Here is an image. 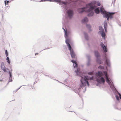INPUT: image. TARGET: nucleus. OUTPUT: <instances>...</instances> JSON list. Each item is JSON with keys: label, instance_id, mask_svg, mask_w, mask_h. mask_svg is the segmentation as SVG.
<instances>
[{"label": "nucleus", "instance_id": "nucleus-1", "mask_svg": "<svg viewBox=\"0 0 121 121\" xmlns=\"http://www.w3.org/2000/svg\"><path fill=\"white\" fill-rule=\"evenodd\" d=\"M98 6L100 5V4L99 2H92L91 3L86 5V7L89 8L88 11H91L93 9L96 7V5Z\"/></svg>", "mask_w": 121, "mask_h": 121}, {"label": "nucleus", "instance_id": "nucleus-2", "mask_svg": "<svg viewBox=\"0 0 121 121\" xmlns=\"http://www.w3.org/2000/svg\"><path fill=\"white\" fill-rule=\"evenodd\" d=\"M89 80V78L88 76H84L82 77V79L81 82L82 84L84 86L87 85L89 86V83L87 81Z\"/></svg>", "mask_w": 121, "mask_h": 121}, {"label": "nucleus", "instance_id": "nucleus-3", "mask_svg": "<svg viewBox=\"0 0 121 121\" xmlns=\"http://www.w3.org/2000/svg\"><path fill=\"white\" fill-rule=\"evenodd\" d=\"M89 8H88L86 7H86L83 8H79L78 9V11L80 13H82L84 11H85L86 12H89L91 11H88V10Z\"/></svg>", "mask_w": 121, "mask_h": 121}, {"label": "nucleus", "instance_id": "nucleus-4", "mask_svg": "<svg viewBox=\"0 0 121 121\" xmlns=\"http://www.w3.org/2000/svg\"><path fill=\"white\" fill-rule=\"evenodd\" d=\"M114 13H105V15L104 17H108L112 19L113 18V15L115 14Z\"/></svg>", "mask_w": 121, "mask_h": 121}, {"label": "nucleus", "instance_id": "nucleus-5", "mask_svg": "<svg viewBox=\"0 0 121 121\" xmlns=\"http://www.w3.org/2000/svg\"><path fill=\"white\" fill-rule=\"evenodd\" d=\"M96 79L97 82L99 83L102 82L103 83H104L105 82L104 79L102 77H100L99 78H97Z\"/></svg>", "mask_w": 121, "mask_h": 121}, {"label": "nucleus", "instance_id": "nucleus-6", "mask_svg": "<svg viewBox=\"0 0 121 121\" xmlns=\"http://www.w3.org/2000/svg\"><path fill=\"white\" fill-rule=\"evenodd\" d=\"M103 75V74L101 71H99L96 73V78H99L102 77V76Z\"/></svg>", "mask_w": 121, "mask_h": 121}, {"label": "nucleus", "instance_id": "nucleus-7", "mask_svg": "<svg viewBox=\"0 0 121 121\" xmlns=\"http://www.w3.org/2000/svg\"><path fill=\"white\" fill-rule=\"evenodd\" d=\"M100 45L102 48L103 50H104V52H105V55H106V52H107V47L105 46L103 43H101L100 44Z\"/></svg>", "mask_w": 121, "mask_h": 121}, {"label": "nucleus", "instance_id": "nucleus-8", "mask_svg": "<svg viewBox=\"0 0 121 121\" xmlns=\"http://www.w3.org/2000/svg\"><path fill=\"white\" fill-rule=\"evenodd\" d=\"M1 67L2 69L5 72H7L6 70H8V69H6L5 68L4 64L3 62L1 63Z\"/></svg>", "mask_w": 121, "mask_h": 121}, {"label": "nucleus", "instance_id": "nucleus-9", "mask_svg": "<svg viewBox=\"0 0 121 121\" xmlns=\"http://www.w3.org/2000/svg\"><path fill=\"white\" fill-rule=\"evenodd\" d=\"M67 13L68 16L70 18L73 15V12L72 10H69L67 11Z\"/></svg>", "mask_w": 121, "mask_h": 121}, {"label": "nucleus", "instance_id": "nucleus-10", "mask_svg": "<svg viewBox=\"0 0 121 121\" xmlns=\"http://www.w3.org/2000/svg\"><path fill=\"white\" fill-rule=\"evenodd\" d=\"M66 44H67V46H68L69 50H70L71 49V47L69 44V43L70 42V40L69 39H67L66 40Z\"/></svg>", "mask_w": 121, "mask_h": 121}, {"label": "nucleus", "instance_id": "nucleus-11", "mask_svg": "<svg viewBox=\"0 0 121 121\" xmlns=\"http://www.w3.org/2000/svg\"><path fill=\"white\" fill-rule=\"evenodd\" d=\"M70 52V54L72 58H75V54L74 53L73 51V50L71 48V49L70 50H69Z\"/></svg>", "mask_w": 121, "mask_h": 121}, {"label": "nucleus", "instance_id": "nucleus-12", "mask_svg": "<svg viewBox=\"0 0 121 121\" xmlns=\"http://www.w3.org/2000/svg\"><path fill=\"white\" fill-rule=\"evenodd\" d=\"M57 2L60 3L61 4L66 5L67 3V2L61 1L60 0H58Z\"/></svg>", "mask_w": 121, "mask_h": 121}, {"label": "nucleus", "instance_id": "nucleus-13", "mask_svg": "<svg viewBox=\"0 0 121 121\" xmlns=\"http://www.w3.org/2000/svg\"><path fill=\"white\" fill-rule=\"evenodd\" d=\"M100 11L101 13L102 14H104V17L105 15V13H107V12L105 11L103 8H101L100 9Z\"/></svg>", "mask_w": 121, "mask_h": 121}, {"label": "nucleus", "instance_id": "nucleus-14", "mask_svg": "<svg viewBox=\"0 0 121 121\" xmlns=\"http://www.w3.org/2000/svg\"><path fill=\"white\" fill-rule=\"evenodd\" d=\"M80 70V69L79 68H78L77 71H76L77 74L78 75H81V73H80L79 72V70Z\"/></svg>", "mask_w": 121, "mask_h": 121}, {"label": "nucleus", "instance_id": "nucleus-15", "mask_svg": "<svg viewBox=\"0 0 121 121\" xmlns=\"http://www.w3.org/2000/svg\"><path fill=\"white\" fill-rule=\"evenodd\" d=\"M94 53L95 56L97 57V58L99 56V54L98 51H95L94 52Z\"/></svg>", "mask_w": 121, "mask_h": 121}, {"label": "nucleus", "instance_id": "nucleus-16", "mask_svg": "<svg viewBox=\"0 0 121 121\" xmlns=\"http://www.w3.org/2000/svg\"><path fill=\"white\" fill-rule=\"evenodd\" d=\"M95 12L97 14L99 13V8H97L95 10Z\"/></svg>", "mask_w": 121, "mask_h": 121}, {"label": "nucleus", "instance_id": "nucleus-17", "mask_svg": "<svg viewBox=\"0 0 121 121\" xmlns=\"http://www.w3.org/2000/svg\"><path fill=\"white\" fill-rule=\"evenodd\" d=\"M88 21V19L87 17H85L82 20V22H86Z\"/></svg>", "mask_w": 121, "mask_h": 121}, {"label": "nucleus", "instance_id": "nucleus-18", "mask_svg": "<svg viewBox=\"0 0 121 121\" xmlns=\"http://www.w3.org/2000/svg\"><path fill=\"white\" fill-rule=\"evenodd\" d=\"M94 13L93 12H91V13H89L88 15V16L89 17H91L94 14Z\"/></svg>", "mask_w": 121, "mask_h": 121}, {"label": "nucleus", "instance_id": "nucleus-19", "mask_svg": "<svg viewBox=\"0 0 121 121\" xmlns=\"http://www.w3.org/2000/svg\"><path fill=\"white\" fill-rule=\"evenodd\" d=\"M106 82L108 83H109L110 82V81L108 78V76H106Z\"/></svg>", "mask_w": 121, "mask_h": 121}, {"label": "nucleus", "instance_id": "nucleus-20", "mask_svg": "<svg viewBox=\"0 0 121 121\" xmlns=\"http://www.w3.org/2000/svg\"><path fill=\"white\" fill-rule=\"evenodd\" d=\"M101 35L102 37L104 38H105V33L104 32H103L101 34Z\"/></svg>", "mask_w": 121, "mask_h": 121}, {"label": "nucleus", "instance_id": "nucleus-21", "mask_svg": "<svg viewBox=\"0 0 121 121\" xmlns=\"http://www.w3.org/2000/svg\"><path fill=\"white\" fill-rule=\"evenodd\" d=\"M104 27H107V22L105 21L104 22Z\"/></svg>", "mask_w": 121, "mask_h": 121}, {"label": "nucleus", "instance_id": "nucleus-22", "mask_svg": "<svg viewBox=\"0 0 121 121\" xmlns=\"http://www.w3.org/2000/svg\"><path fill=\"white\" fill-rule=\"evenodd\" d=\"M104 67L102 65H99L98 67V68L100 69H102L104 68Z\"/></svg>", "mask_w": 121, "mask_h": 121}, {"label": "nucleus", "instance_id": "nucleus-23", "mask_svg": "<svg viewBox=\"0 0 121 121\" xmlns=\"http://www.w3.org/2000/svg\"><path fill=\"white\" fill-rule=\"evenodd\" d=\"M74 63V64H73V65L74 67H77L78 65L77 63L76 62L75 63Z\"/></svg>", "mask_w": 121, "mask_h": 121}, {"label": "nucleus", "instance_id": "nucleus-24", "mask_svg": "<svg viewBox=\"0 0 121 121\" xmlns=\"http://www.w3.org/2000/svg\"><path fill=\"white\" fill-rule=\"evenodd\" d=\"M6 60H7V61L8 63L9 64H10V62L9 61V58L8 57H7L6 58Z\"/></svg>", "mask_w": 121, "mask_h": 121}, {"label": "nucleus", "instance_id": "nucleus-25", "mask_svg": "<svg viewBox=\"0 0 121 121\" xmlns=\"http://www.w3.org/2000/svg\"><path fill=\"white\" fill-rule=\"evenodd\" d=\"M99 30L101 31H103V28L101 26H99Z\"/></svg>", "mask_w": 121, "mask_h": 121}, {"label": "nucleus", "instance_id": "nucleus-26", "mask_svg": "<svg viewBox=\"0 0 121 121\" xmlns=\"http://www.w3.org/2000/svg\"><path fill=\"white\" fill-rule=\"evenodd\" d=\"M103 73H104V74L106 77V76H108L107 75V72L106 71H104Z\"/></svg>", "mask_w": 121, "mask_h": 121}, {"label": "nucleus", "instance_id": "nucleus-27", "mask_svg": "<svg viewBox=\"0 0 121 121\" xmlns=\"http://www.w3.org/2000/svg\"><path fill=\"white\" fill-rule=\"evenodd\" d=\"M103 73H104V74L106 77V76H108L107 75V72L106 71H104Z\"/></svg>", "mask_w": 121, "mask_h": 121}, {"label": "nucleus", "instance_id": "nucleus-28", "mask_svg": "<svg viewBox=\"0 0 121 121\" xmlns=\"http://www.w3.org/2000/svg\"><path fill=\"white\" fill-rule=\"evenodd\" d=\"M97 62L99 64H101L102 63L99 60H97Z\"/></svg>", "mask_w": 121, "mask_h": 121}, {"label": "nucleus", "instance_id": "nucleus-29", "mask_svg": "<svg viewBox=\"0 0 121 121\" xmlns=\"http://www.w3.org/2000/svg\"><path fill=\"white\" fill-rule=\"evenodd\" d=\"M48 1L51 2H57L58 0H48Z\"/></svg>", "mask_w": 121, "mask_h": 121}, {"label": "nucleus", "instance_id": "nucleus-30", "mask_svg": "<svg viewBox=\"0 0 121 121\" xmlns=\"http://www.w3.org/2000/svg\"><path fill=\"white\" fill-rule=\"evenodd\" d=\"M5 53L6 56H8V54L7 51V50H5Z\"/></svg>", "mask_w": 121, "mask_h": 121}, {"label": "nucleus", "instance_id": "nucleus-31", "mask_svg": "<svg viewBox=\"0 0 121 121\" xmlns=\"http://www.w3.org/2000/svg\"><path fill=\"white\" fill-rule=\"evenodd\" d=\"M116 98L117 99V100H119V97L118 96L116 95Z\"/></svg>", "mask_w": 121, "mask_h": 121}, {"label": "nucleus", "instance_id": "nucleus-32", "mask_svg": "<svg viewBox=\"0 0 121 121\" xmlns=\"http://www.w3.org/2000/svg\"><path fill=\"white\" fill-rule=\"evenodd\" d=\"M48 1V0H40V1L38 2H41L43 1Z\"/></svg>", "mask_w": 121, "mask_h": 121}, {"label": "nucleus", "instance_id": "nucleus-33", "mask_svg": "<svg viewBox=\"0 0 121 121\" xmlns=\"http://www.w3.org/2000/svg\"><path fill=\"white\" fill-rule=\"evenodd\" d=\"M93 73V72H90L88 73V74L89 75H92Z\"/></svg>", "mask_w": 121, "mask_h": 121}, {"label": "nucleus", "instance_id": "nucleus-34", "mask_svg": "<svg viewBox=\"0 0 121 121\" xmlns=\"http://www.w3.org/2000/svg\"><path fill=\"white\" fill-rule=\"evenodd\" d=\"M106 64L107 65H108V63L107 62L106 58Z\"/></svg>", "mask_w": 121, "mask_h": 121}, {"label": "nucleus", "instance_id": "nucleus-35", "mask_svg": "<svg viewBox=\"0 0 121 121\" xmlns=\"http://www.w3.org/2000/svg\"><path fill=\"white\" fill-rule=\"evenodd\" d=\"M86 26L87 27L89 28H90L91 27L89 25H86Z\"/></svg>", "mask_w": 121, "mask_h": 121}, {"label": "nucleus", "instance_id": "nucleus-36", "mask_svg": "<svg viewBox=\"0 0 121 121\" xmlns=\"http://www.w3.org/2000/svg\"><path fill=\"white\" fill-rule=\"evenodd\" d=\"M104 28L105 30V31L106 32H107V27H104Z\"/></svg>", "mask_w": 121, "mask_h": 121}, {"label": "nucleus", "instance_id": "nucleus-37", "mask_svg": "<svg viewBox=\"0 0 121 121\" xmlns=\"http://www.w3.org/2000/svg\"><path fill=\"white\" fill-rule=\"evenodd\" d=\"M71 61L73 63H75V62H76V61L73 60H71Z\"/></svg>", "mask_w": 121, "mask_h": 121}, {"label": "nucleus", "instance_id": "nucleus-38", "mask_svg": "<svg viewBox=\"0 0 121 121\" xmlns=\"http://www.w3.org/2000/svg\"><path fill=\"white\" fill-rule=\"evenodd\" d=\"M118 95H119V97H120V99H121V95L119 93H118Z\"/></svg>", "mask_w": 121, "mask_h": 121}, {"label": "nucleus", "instance_id": "nucleus-39", "mask_svg": "<svg viewBox=\"0 0 121 121\" xmlns=\"http://www.w3.org/2000/svg\"><path fill=\"white\" fill-rule=\"evenodd\" d=\"M63 29L64 30V31H65V35L66 36H67V35H66L67 32H66V31H65V29Z\"/></svg>", "mask_w": 121, "mask_h": 121}, {"label": "nucleus", "instance_id": "nucleus-40", "mask_svg": "<svg viewBox=\"0 0 121 121\" xmlns=\"http://www.w3.org/2000/svg\"><path fill=\"white\" fill-rule=\"evenodd\" d=\"M4 2H5V6H6L7 4L6 1L5 0Z\"/></svg>", "mask_w": 121, "mask_h": 121}, {"label": "nucleus", "instance_id": "nucleus-41", "mask_svg": "<svg viewBox=\"0 0 121 121\" xmlns=\"http://www.w3.org/2000/svg\"><path fill=\"white\" fill-rule=\"evenodd\" d=\"M10 78H12V74L10 75L9 79H10Z\"/></svg>", "mask_w": 121, "mask_h": 121}, {"label": "nucleus", "instance_id": "nucleus-42", "mask_svg": "<svg viewBox=\"0 0 121 121\" xmlns=\"http://www.w3.org/2000/svg\"><path fill=\"white\" fill-rule=\"evenodd\" d=\"M9 75H10V74H12L11 72H10V71H9Z\"/></svg>", "mask_w": 121, "mask_h": 121}, {"label": "nucleus", "instance_id": "nucleus-43", "mask_svg": "<svg viewBox=\"0 0 121 121\" xmlns=\"http://www.w3.org/2000/svg\"><path fill=\"white\" fill-rule=\"evenodd\" d=\"M106 17L107 18V20L108 21V20L109 19V17Z\"/></svg>", "mask_w": 121, "mask_h": 121}, {"label": "nucleus", "instance_id": "nucleus-44", "mask_svg": "<svg viewBox=\"0 0 121 121\" xmlns=\"http://www.w3.org/2000/svg\"><path fill=\"white\" fill-rule=\"evenodd\" d=\"M12 79L10 80V79L9 81V82H12Z\"/></svg>", "mask_w": 121, "mask_h": 121}, {"label": "nucleus", "instance_id": "nucleus-45", "mask_svg": "<svg viewBox=\"0 0 121 121\" xmlns=\"http://www.w3.org/2000/svg\"><path fill=\"white\" fill-rule=\"evenodd\" d=\"M7 3H9V1L7 0Z\"/></svg>", "mask_w": 121, "mask_h": 121}, {"label": "nucleus", "instance_id": "nucleus-46", "mask_svg": "<svg viewBox=\"0 0 121 121\" xmlns=\"http://www.w3.org/2000/svg\"><path fill=\"white\" fill-rule=\"evenodd\" d=\"M38 53H36L35 54V55H38Z\"/></svg>", "mask_w": 121, "mask_h": 121}, {"label": "nucleus", "instance_id": "nucleus-47", "mask_svg": "<svg viewBox=\"0 0 121 121\" xmlns=\"http://www.w3.org/2000/svg\"><path fill=\"white\" fill-rule=\"evenodd\" d=\"M3 81V80H0V82H2Z\"/></svg>", "mask_w": 121, "mask_h": 121}]
</instances>
